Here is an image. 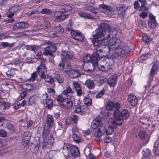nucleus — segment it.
I'll return each mask as SVG.
<instances>
[{
  "instance_id": "obj_1",
  "label": "nucleus",
  "mask_w": 159,
  "mask_h": 159,
  "mask_svg": "<svg viewBox=\"0 0 159 159\" xmlns=\"http://www.w3.org/2000/svg\"><path fill=\"white\" fill-rule=\"evenodd\" d=\"M113 29L107 23H102L98 29L96 30V33L93 35V43L95 47L97 52L107 53L111 49L108 40L110 39V32Z\"/></svg>"
},
{
  "instance_id": "obj_2",
  "label": "nucleus",
  "mask_w": 159,
  "mask_h": 159,
  "mask_svg": "<svg viewBox=\"0 0 159 159\" xmlns=\"http://www.w3.org/2000/svg\"><path fill=\"white\" fill-rule=\"evenodd\" d=\"M108 44H109L111 49L114 50L115 54L118 56L125 55L127 54L128 52V47H127L120 46V41H113L110 37V39L108 40Z\"/></svg>"
},
{
  "instance_id": "obj_3",
  "label": "nucleus",
  "mask_w": 159,
  "mask_h": 159,
  "mask_svg": "<svg viewBox=\"0 0 159 159\" xmlns=\"http://www.w3.org/2000/svg\"><path fill=\"white\" fill-rule=\"evenodd\" d=\"M57 100L59 102L61 106L64 108L70 109L73 105V102L70 99L64 98L62 94H60L57 96Z\"/></svg>"
},
{
  "instance_id": "obj_4",
  "label": "nucleus",
  "mask_w": 159,
  "mask_h": 159,
  "mask_svg": "<svg viewBox=\"0 0 159 159\" xmlns=\"http://www.w3.org/2000/svg\"><path fill=\"white\" fill-rule=\"evenodd\" d=\"M90 55L89 54L84 56L83 60L84 63L83 67L84 70L87 71H90L92 70L90 62L91 61Z\"/></svg>"
},
{
  "instance_id": "obj_5",
  "label": "nucleus",
  "mask_w": 159,
  "mask_h": 159,
  "mask_svg": "<svg viewBox=\"0 0 159 159\" xmlns=\"http://www.w3.org/2000/svg\"><path fill=\"white\" fill-rule=\"evenodd\" d=\"M99 6L103 13L110 16L114 14V11L111 6L102 4L99 5Z\"/></svg>"
},
{
  "instance_id": "obj_6",
  "label": "nucleus",
  "mask_w": 159,
  "mask_h": 159,
  "mask_svg": "<svg viewBox=\"0 0 159 159\" xmlns=\"http://www.w3.org/2000/svg\"><path fill=\"white\" fill-rule=\"evenodd\" d=\"M98 52L96 51V52L93 53L92 57H91V61L90 62V65H91L92 70L94 69L96 66L99 67L98 62L99 57Z\"/></svg>"
},
{
  "instance_id": "obj_7",
  "label": "nucleus",
  "mask_w": 159,
  "mask_h": 159,
  "mask_svg": "<svg viewBox=\"0 0 159 159\" xmlns=\"http://www.w3.org/2000/svg\"><path fill=\"white\" fill-rule=\"evenodd\" d=\"M72 37L74 39L79 41H82L84 37L81 33L78 30H73L70 32Z\"/></svg>"
},
{
  "instance_id": "obj_8",
  "label": "nucleus",
  "mask_w": 159,
  "mask_h": 159,
  "mask_svg": "<svg viewBox=\"0 0 159 159\" xmlns=\"http://www.w3.org/2000/svg\"><path fill=\"white\" fill-rule=\"evenodd\" d=\"M101 119V116H98L92 121L91 125V127L92 129H96L97 128L104 127L102 125Z\"/></svg>"
},
{
  "instance_id": "obj_9",
  "label": "nucleus",
  "mask_w": 159,
  "mask_h": 159,
  "mask_svg": "<svg viewBox=\"0 0 159 159\" xmlns=\"http://www.w3.org/2000/svg\"><path fill=\"white\" fill-rule=\"evenodd\" d=\"M120 107V104L118 102L114 103L111 101H108L106 106V109L108 110H112L113 108L119 109Z\"/></svg>"
},
{
  "instance_id": "obj_10",
  "label": "nucleus",
  "mask_w": 159,
  "mask_h": 159,
  "mask_svg": "<svg viewBox=\"0 0 159 159\" xmlns=\"http://www.w3.org/2000/svg\"><path fill=\"white\" fill-rule=\"evenodd\" d=\"M73 87L75 88L77 96L80 97L82 94V88L80 84L78 82H75L73 83Z\"/></svg>"
},
{
  "instance_id": "obj_11",
  "label": "nucleus",
  "mask_w": 159,
  "mask_h": 159,
  "mask_svg": "<svg viewBox=\"0 0 159 159\" xmlns=\"http://www.w3.org/2000/svg\"><path fill=\"white\" fill-rule=\"evenodd\" d=\"M149 21L148 22V26L150 28H154L157 25V22L155 20V17L152 13H149Z\"/></svg>"
},
{
  "instance_id": "obj_12",
  "label": "nucleus",
  "mask_w": 159,
  "mask_h": 159,
  "mask_svg": "<svg viewBox=\"0 0 159 159\" xmlns=\"http://www.w3.org/2000/svg\"><path fill=\"white\" fill-rule=\"evenodd\" d=\"M113 114L115 119L118 122H119V125H121L123 122V120L122 119L121 112L119 111V109H116L114 111Z\"/></svg>"
},
{
  "instance_id": "obj_13",
  "label": "nucleus",
  "mask_w": 159,
  "mask_h": 159,
  "mask_svg": "<svg viewBox=\"0 0 159 159\" xmlns=\"http://www.w3.org/2000/svg\"><path fill=\"white\" fill-rule=\"evenodd\" d=\"M129 7V6H128L126 7V9ZM126 9V5L125 4H121L117 7L118 13L120 17H123V16L125 15Z\"/></svg>"
},
{
  "instance_id": "obj_14",
  "label": "nucleus",
  "mask_w": 159,
  "mask_h": 159,
  "mask_svg": "<svg viewBox=\"0 0 159 159\" xmlns=\"http://www.w3.org/2000/svg\"><path fill=\"white\" fill-rule=\"evenodd\" d=\"M127 100L130 104L132 106L136 105L138 102L136 97L133 94H130L128 96Z\"/></svg>"
},
{
  "instance_id": "obj_15",
  "label": "nucleus",
  "mask_w": 159,
  "mask_h": 159,
  "mask_svg": "<svg viewBox=\"0 0 159 159\" xmlns=\"http://www.w3.org/2000/svg\"><path fill=\"white\" fill-rule=\"evenodd\" d=\"M30 137L31 135L29 132L24 133L22 141V144L24 146H26L28 145Z\"/></svg>"
},
{
  "instance_id": "obj_16",
  "label": "nucleus",
  "mask_w": 159,
  "mask_h": 159,
  "mask_svg": "<svg viewBox=\"0 0 159 159\" xmlns=\"http://www.w3.org/2000/svg\"><path fill=\"white\" fill-rule=\"evenodd\" d=\"M57 14H58V16L57 21H62L65 19L68 18V14H66V12H65L61 10L58 11V13H57Z\"/></svg>"
},
{
  "instance_id": "obj_17",
  "label": "nucleus",
  "mask_w": 159,
  "mask_h": 159,
  "mask_svg": "<svg viewBox=\"0 0 159 159\" xmlns=\"http://www.w3.org/2000/svg\"><path fill=\"white\" fill-rule=\"evenodd\" d=\"M29 25L26 22H20L17 23L13 25V30H16L18 28L24 29L28 28Z\"/></svg>"
},
{
  "instance_id": "obj_18",
  "label": "nucleus",
  "mask_w": 159,
  "mask_h": 159,
  "mask_svg": "<svg viewBox=\"0 0 159 159\" xmlns=\"http://www.w3.org/2000/svg\"><path fill=\"white\" fill-rule=\"evenodd\" d=\"M104 127L98 128L97 130H94L93 134L96 137H99L101 136L104 133Z\"/></svg>"
},
{
  "instance_id": "obj_19",
  "label": "nucleus",
  "mask_w": 159,
  "mask_h": 159,
  "mask_svg": "<svg viewBox=\"0 0 159 159\" xmlns=\"http://www.w3.org/2000/svg\"><path fill=\"white\" fill-rule=\"evenodd\" d=\"M85 85L89 89H93L95 86V84L93 80L90 79L87 80L84 83Z\"/></svg>"
},
{
  "instance_id": "obj_20",
  "label": "nucleus",
  "mask_w": 159,
  "mask_h": 159,
  "mask_svg": "<svg viewBox=\"0 0 159 159\" xmlns=\"http://www.w3.org/2000/svg\"><path fill=\"white\" fill-rule=\"evenodd\" d=\"M117 76L116 75H113L110 76L108 80V83L111 87H114L116 83V79Z\"/></svg>"
},
{
  "instance_id": "obj_21",
  "label": "nucleus",
  "mask_w": 159,
  "mask_h": 159,
  "mask_svg": "<svg viewBox=\"0 0 159 159\" xmlns=\"http://www.w3.org/2000/svg\"><path fill=\"white\" fill-rule=\"evenodd\" d=\"M59 66L61 68H62L65 72H69L71 70V66L70 64L69 63H62L61 64H59Z\"/></svg>"
},
{
  "instance_id": "obj_22",
  "label": "nucleus",
  "mask_w": 159,
  "mask_h": 159,
  "mask_svg": "<svg viewBox=\"0 0 159 159\" xmlns=\"http://www.w3.org/2000/svg\"><path fill=\"white\" fill-rule=\"evenodd\" d=\"M70 152L72 156H78L80 152L78 148L75 145H72L70 147Z\"/></svg>"
},
{
  "instance_id": "obj_23",
  "label": "nucleus",
  "mask_w": 159,
  "mask_h": 159,
  "mask_svg": "<svg viewBox=\"0 0 159 159\" xmlns=\"http://www.w3.org/2000/svg\"><path fill=\"white\" fill-rule=\"evenodd\" d=\"M78 117L74 115L67 118L65 121L66 124L68 125L70 123L76 122L78 120Z\"/></svg>"
},
{
  "instance_id": "obj_24",
  "label": "nucleus",
  "mask_w": 159,
  "mask_h": 159,
  "mask_svg": "<svg viewBox=\"0 0 159 159\" xmlns=\"http://www.w3.org/2000/svg\"><path fill=\"white\" fill-rule=\"evenodd\" d=\"M61 55L63 57V58H62L63 61V58L69 59L72 58L73 57V54L70 52L65 50L62 51Z\"/></svg>"
},
{
  "instance_id": "obj_25",
  "label": "nucleus",
  "mask_w": 159,
  "mask_h": 159,
  "mask_svg": "<svg viewBox=\"0 0 159 159\" xmlns=\"http://www.w3.org/2000/svg\"><path fill=\"white\" fill-rule=\"evenodd\" d=\"M69 76L72 78H76L80 76V72L77 70H70L69 72Z\"/></svg>"
},
{
  "instance_id": "obj_26",
  "label": "nucleus",
  "mask_w": 159,
  "mask_h": 159,
  "mask_svg": "<svg viewBox=\"0 0 159 159\" xmlns=\"http://www.w3.org/2000/svg\"><path fill=\"white\" fill-rule=\"evenodd\" d=\"M43 102L45 107H47L50 108V99L48 98L47 94L45 93L43 95Z\"/></svg>"
},
{
  "instance_id": "obj_27",
  "label": "nucleus",
  "mask_w": 159,
  "mask_h": 159,
  "mask_svg": "<svg viewBox=\"0 0 159 159\" xmlns=\"http://www.w3.org/2000/svg\"><path fill=\"white\" fill-rule=\"evenodd\" d=\"M37 72H40L41 75L44 74V73L47 72V69L45 65L41 62L40 65L37 68Z\"/></svg>"
},
{
  "instance_id": "obj_28",
  "label": "nucleus",
  "mask_w": 159,
  "mask_h": 159,
  "mask_svg": "<svg viewBox=\"0 0 159 159\" xmlns=\"http://www.w3.org/2000/svg\"><path fill=\"white\" fill-rule=\"evenodd\" d=\"M108 124L109 126L115 128L116 127L117 125H119V122H118L116 120V121L115 120L112 118H110L109 119L108 121Z\"/></svg>"
},
{
  "instance_id": "obj_29",
  "label": "nucleus",
  "mask_w": 159,
  "mask_h": 159,
  "mask_svg": "<svg viewBox=\"0 0 159 159\" xmlns=\"http://www.w3.org/2000/svg\"><path fill=\"white\" fill-rule=\"evenodd\" d=\"M79 16L82 18L93 19H94L93 17L91 14L89 13H87L85 12H81L79 14Z\"/></svg>"
},
{
  "instance_id": "obj_30",
  "label": "nucleus",
  "mask_w": 159,
  "mask_h": 159,
  "mask_svg": "<svg viewBox=\"0 0 159 159\" xmlns=\"http://www.w3.org/2000/svg\"><path fill=\"white\" fill-rule=\"evenodd\" d=\"M22 87L23 89L28 91H30L33 89L34 87L32 85L30 84H24L22 85Z\"/></svg>"
},
{
  "instance_id": "obj_31",
  "label": "nucleus",
  "mask_w": 159,
  "mask_h": 159,
  "mask_svg": "<svg viewBox=\"0 0 159 159\" xmlns=\"http://www.w3.org/2000/svg\"><path fill=\"white\" fill-rule=\"evenodd\" d=\"M121 112L122 114L123 120H127L129 118V113L127 110L124 109Z\"/></svg>"
},
{
  "instance_id": "obj_32",
  "label": "nucleus",
  "mask_w": 159,
  "mask_h": 159,
  "mask_svg": "<svg viewBox=\"0 0 159 159\" xmlns=\"http://www.w3.org/2000/svg\"><path fill=\"white\" fill-rule=\"evenodd\" d=\"M52 30L54 31L56 33H63L64 30V28L60 25L52 28Z\"/></svg>"
},
{
  "instance_id": "obj_33",
  "label": "nucleus",
  "mask_w": 159,
  "mask_h": 159,
  "mask_svg": "<svg viewBox=\"0 0 159 159\" xmlns=\"http://www.w3.org/2000/svg\"><path fill=\"white\" fill-rule=\"evenodd\" d=\"M72 9L71 6L69 5H62L61 10L65 12L70 11Z\"/></svg>"
},
{
  "instance_id": "obj_34",
  "label": "nucleus",
  "mask_w": 159,
  "mask_h": 159,
  "mask_svg": "<svg viewBox=\"0 0 159 159\" xmlns=\"http://www.w3.org/2000/svg\"><path fill=\"white\" fill-rule=\"evenodd\" d=\"M149 56L150 55L148 53L143 55L138 58V61L139 62H142L148 59Z\"/></svg>"
},
{
  "instance_id": "obj_35",
  "label": "nucleus",
  "mask_w": 159,
  "mask_h": 159,
  "mask_svg": "<svg viewBox=\"0 0 159 159\" xmlns=\"http://www.w3.org/2000/svg\"><path fill=\"white\" fill-rule=\"evenodd\" d=\"M57 48L55 45L54 44H52L51 45L50 43V59L52 58H53L54 55L51 53V52H54L57 50Z\"/></svg>"
},
{
  "instance_id": "obj_36",
  "label": "nucleus",
  "mask_w": 159,
  "mask_h": 159,
  "mask_svg": "<svg viewBox=\"0 0 159 159\" xmlns=\"http://www.w3.org/2000/svg\"><path fill=\"white\" fill-rule=\"evenodd\" d=\"M154 148H155L154 150L155 153L156 155H159V139L156 142Z\"/></svg>"
},
{
  "instance_id": "obj_37",
  "label": "nucleus",
  "mask_w": 159,
  "mask_h": 159,
  "mask_svg": "<svg viewBox=\"0 0 159 159\" xmlns=\"http://www.w3.org/2000/svg\"><path fill=\"white\" fill-rule=\"evenodd\" d=\"M138 135L139 138L142 139L146 138L148 136L146 132L144 131H140L138 133Z\"/></svg>"
},
{
  "instance_id": "obj_38",
  "label": "nucleus",
  "mask_w": 159,
  "mask_h": 159,
  "mask_svg": "<svg viewBox=\"0 0 159 159\" xmlns=\"http://www.w3.org/2000/svg\"><path fill=\"white\" fill-rule=\"evenodd\" d=\"M143 159H145V157H147V159H149V158L148 157L149 156L151 153V151L150 150L148 149H146L145 150L143 151Z\"/></svg>"
},
{
  "instance_id": "obj_39",
  "label": "nucleus",
  "mask_w": 159,
  "mask_h": 159,
  "mask_svg": "<svg viewBox=\"0 0 159 159\" xmlns=\"http://www.w3.org/2000/svg\"><path fill=\"white\" fill-rule=\"evenodd\" d=\"M39 74V73L38 72L35 71L34 72L31 74V77L29 79V80L32 82L34 81Z\"/></svg>"
},
{
  "instance_id": "obj_40",
  "label": "nucleus",
  "mask_w": 159,
  "mask_h": 159,
  "mask_svg": "<svg viewBox=\"0 0 159 159\" xmlns=\"http://www.w3.org/2000/svg\"><path fill=\"white\" fill-rule=\"evenodd\" d=\"M88 9L92 13L96 14L97 12L96 10L98 9L97 8L93 6L89 5L88 6Z\"/></svg>"
},
{
  "instance_id": "obj_41",
  "label": "nucleus",
  "mask_w": 159,
  "mask_h": 159,
  "mask_svg": "<svg viewBox=\"0 0 159 159\" xmlns=\"http://www.w3.org/2000/svg\"><path fill=\"white\" fill-rule=\"evenodd\" d=\"M57 13H58V11H53L50 12V16L52 18V19L56 21L58 17V14H57Z\"/></svg>"
},
{
  "instance_id": "obj_42",
  "label": "nucleus",
  "mask_w": 159,
  "mask_h": 159,
  "mask_svg": "<svg viewBox=\"0 0 159 159\" xmlns=\"http://www.w3.org/2000/svg\"><path fill=\"white\" fill-rule=\"evenodd\" d=\"M14 45V43H10L8 42H2L1 44V46L3 48L12 47Z\"/></svg>"
},
{
  "instance_id": "obj_43",
  "label": "nucleus",
  "mask_w": 159,
  "mask_h": 159,
  "mask_svg": "<svg viewBox=\"0 0 159 159\" xmlns=\"http://www.w3.org/2000/svg\"><path fill=\"white\" fill-rule=\"evenodd\" d=\"M158 68V66L156 64H154L152 66L150 75L151 76H152L155 74L156 70Z\"/></svg>"
},
{
  "instance_id": "obj_44",
  "label": "nucleus",
  "mask_w": 159,
  "mask_h": 159,
  "mask_svg": "<svg viewBox=\"0 0 159 159\" xmlns=\"http://www.w3.org/2000/svg\"><path fill=\"white\" fill-rule=\"evenodd\" d=\"M15 70V69H13L11 68L10 70H8L6 72V74L8 77H11L14 75L15 74V72L14 70Z\"/></svg>"
},
{
  "instance_id": "obj_45",
  "label": "nucleus",
  "mask_w": 159,
  "mask_h": 159,
  "mask_svg": "<svg viewBox=\"0 0 159 159\" xmlns=\"http://www.w3.org/2000/svg\"><path fill=\"white\" fill-rule=\"evenodd\" d=\"M72 138L73 140L77 143H80L81 141L80 138L75 133L72 134Z\"/></svg>"
},
{
  "instance_id": "obj_46",
  "label": "nucleus",
  "mask_w": 159,
  "mask_h": 159,
  "mask_svg": "<svg viewBox=\"0 0 159 159\" xmlns=\"http://www.w3.org/2000/svg\"><path fill=\"white\" fill-rule=\"evenodd\" d=\"M74 93V92H73L72 89L70 87H67L66 89L62 92V94L65 95H67L69 93Z\"/></svg>"
},
{
  "instance_id": "obj_47",
  "label": "nucleus",
  "mask_w": 159,
  "mask_h": 159,
  "mask_svg": "<svg viewBox=\"0 0 159 159\" xmlns=\"http://www.w3.org/2000/svg\"><path fill=\"white\" fill-rule=\"evenodd\" d=\"M72 26L73 22L71 20H70L69 23L66 25V30L71 31L73 29Z\"/></svg>"
},
{
  "instance_id": "obj_48",
  "label": "nucleus",
  "mask_w": 159,
  "mask_h": 159,
  "mask_svg": "<svg viewBox=\"0 0 159 159\" xmlns=\"http://www.w3.org/2000/svg\"><path fill=\"white\" fill-rule=\"evenodd\" d=\"M35 58L38 60H41L42 59V54L40 52L36 51L35 52Z\"/></svg>"
},
{
  "instance_id": "obj_49",
  "label": "nucleus",
  "mask_w": 159,
  "mask_h": 159,
  "mask_svg": "<svg viewBox=\"0 0 159 159\" xmlns=\"http://www.w3.org/2000/svg\"><path fill=\"white\" fill-rule=\"evenodd\" d=\"M115 128L111 127V126H109L107 129L106 131V133L107 134V135H110L111 134L113 131V129Z\"/></svg>"
},
{
  "instance_id": "obj_50",
  "label": "nucleus",
  "mask_w": 159,
  "mask_h": 159,
  "mask_svg": "<svg viewBox=\"0 0 159 159\" xmlns=\"http://www.w3.org/2000/svg\"><path fill=\"white\" fill-rule=\"evenodd\" d=\"M142 39L143 41L145 43H148L150 41V37L147 35H144L142 36Z\"/></svg>"
},
{
  "instance_id": "obj_51",
  "label": "nucleus",
  "mask_w": 159,
  "mask_h": 159,
  "mask_svg": "<svg viewBox=\"0 0 159 159\" xmlns=\"http://www.w3.org/2000/svg\"><path fill=\"white\" fill-rule=\"evenodd\" d=\"M85 104L87 106H89L92 103V100L91 98H85L83 101Z\"/></svg>"
},
{
  "instance_id": "obj_52",
  "label": "nucleus",
  "mask_w": 159,
  "mask_h": 159,
  "mask_svg": "<svg viewBox=\"0 0 159 159\" xmlns=\"http://www.w3.org/2000/svg\"><path fill=\"white\" fill-rule=\"evenodd\" d=\"M7 128L10 130L11 132H13L15 131V128L14 125L8 123L7 126Z\"/></svg>"
},
{
  "instance_id": "obj_53",
  "label": "nucleus",
  "mask_w": 159,
  "mask_h": 159,
  "mask_svg": "<svg viewBox=\"0 0 159 159\" xmlns=\"http://www.w3.org/2000/svg\"><path fill=\"white\" fill-rule=\"evenodd\" d=\"M43 54L45 56L49 55H50V47L48 46L47 47L45 48L44 49Z\"/></svg>"
},
{
  "instance_id": "obj_54",
  "label": "nucleus",
  "mask_w": 159,
  "mask_h": 159,
  "mask_svg": "<svg viewBox=\"0 0 159 159\" xmlns=\"http://www.w3.org/2000/svg\"><path fill=\"white\" fill-rule=\"evenodd\" d=\"M54 77L59 83H62L63 82V79L60 77L58 75H55Z\"/></svg>"
},
{
  "instance_id": "obj_55",
  "label": "nucleus",
  "mask_w": 159,
  "mask_h": 159,
  "mask_svg": "<svg viewBox=\"0 0 159 159\" xmlns=\"http://www.w3.org/2000/svg\"><path fill=\"white\" fill-rule=\"evenodd\" d=\"M49 131L45 128L43 132V137L45 139L49 135Z\"/></svg>"
},
{
  "instance_id": "obj_56",
  "label": "nucleus",
  "mask_w": 159,
  "mask_h": 159,
  "mask_svg": "<svg viewBox=\"0 0 159 159\" xmlns=\"http://www.w3.org/2000/svg\"><path fill=\"white\" fill-rule=\"evenodd\" d=\"M41 77L46 82L48 83L50 82V77L48 75L42 74L41 75Z\"/></svg>"
},
{
  "instance_id": "obj_57",
  "label": "nucleus",
  "mask_w": 159,
  "mask_h": 159,
  "mask_svg": "<svg viewBox=\"0 0 159 159\" xmlns=\"http://www.w3.org/2000/svg\"><path fill=\"white\" fill-rule=\"evenodd\" d=\"M145 5H141L139 7V11L141 12L148 11V7H147Z\"/></svg>"
},
{
  "instance_id": "obj_58",
  "label": "nucleus",
  "mask_w": 159,
  "mask_h": 159,
  "mask_svg": "<svg viewBox=\"0 0 159 159\" xmlns=\"http://www.w3.org/2000/svg\"><path fill=\"white\" fill-rule=\"evenodd\" d=\"M2 104L5 109H8L11 106V104L8 102H3Z\"/></svg>"
},
{
  "instance_id": "obj_59",
  "label": "nucleus",
  "mask_w": 159,
  "mask_h": 159,
  "mask_svg": "<svg viewBox=\"0 0 159 159\" xmlns=\"http://www.w3.org/2000/svg\"><path fill=\"white\" fill-rule=\"evenodd\" d=\"M36 97L35 96H32L29 99V103L31 105L32 104L36 102Z\"/></svg>"
},
{
  "instance_id": "obj_60",
  "label": "nucleus",
  "mask_w": 159,
  "mask_h": 159,
  "mask_svg": "<svg viewBox=\"0 0 159 159\" xmlns=\"http://www.w3.org/2000/svg\"><path fill=\"white\" fill-rule=\"evenodd\" d=\"M148 11L142 12L139 14V16L143 19H145L148 16Z\"/></svg>"
},
{
  "instance_id": "obj_61",
  "label": "nucleus",
  "mask_w": 159,
  "mask_h": 159,
  "mask_svg": "<svg viewBox=\"0 0 159 159\" xmlns=\"http://www.w3.org/2000/svg\"><path fill=\"white\" fill-rule=\"evenodd\" d=\"M104 93V91L103 90H101L96 95V98H100L102 96Z\"/></svg>"
},
{
  "instance_id": "obj_62",
  "label": "nucleus",
  "mask_w": 159,
  "mask_h": 159,
  "mask_svg": "<svg viewBox=\"0 0 159 159\" xmlns=\"http://www.w3.org/2000/svg\"><path fill=\"white\" fill-rule=\"evenodd\" d=\"M26 48L27 50H31L32 51H34L36 49V48L35 46L31 45H27L26 46Z\"/></svg>"
},
{
  "instance_id": "obj_63",
  "label": "nucleus",
  "mask_w": 159,
  "mask_h": 159,
  "mask_svg": "<svg viewBox=\"0 0 159 159\" xmlns=\"http://www.w3.org/2000/svg\"><path fill=\"white\" fill-rule=\"evenodd\" d=\"M7 132L4 129L0 130V136L1 137H5L7 136Z\"/></svg>"
},
{
  "instance_id": "obj_64",
  "label": "nucleus",
  "mask_w": 159,
  "mask_h": 159,
  "mask_svg": "<svg viewBox=\"0 0 159 159\" xmlns=\"http://www.w3.org/2000/svg\"><path fill=\"white\" fill-rule=\"evenodd\" d=\"M50 12V10L49 9L44 8L42 9L41 13L43 14H48Z\"/></svg>"
}]
</instances>
